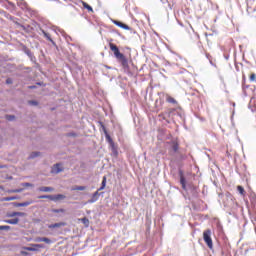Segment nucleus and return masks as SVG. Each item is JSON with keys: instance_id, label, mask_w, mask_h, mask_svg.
<instances>
[{"instance_id": "1", "label": "nucleus", "mask_w": 256, "mask_h": 256, "mask_svg": "<svg viewBox=\"0 0 256 256\" xmlns=\"http://www.w3.org/2000/svg\"><path fill=\"white\" fill-rule=\"evenodd\" d=\"M110 51L114 53V57L121 62V65L123 69H129V60H127V57L119 51V47L117 45L113 44L112 42L109 43Z\"/></svg>"}, {"instance_id": "2", "label": "nucleus", "mask_w": 256, "mask_h": 256, "mask_svg": "<svg viewBox=\"0 0 256 256\" xmlns=\"http://www.w3.org/2000/svg\"><path fill=\"white\" fill-rule=\"evenodd\" d=\"M203 239L209 249H213V239H211V230L207 229L203 232Z\"/></svg>"}, {"instance_id": "3", "label": "nucleus", "mask_w": 256, "mask_h": 256, "mask_svg": "<svg viewBox=\"0 0 256 256\" xmlns=\"http://www.w3.org/2000/svg\"><path fill=\"white\" fill-rule=\"evenodd\" d=\"M106 186H107V176H104L101 187L98 189V191H96L93 194L92 199L89 201V203H95V201H97V197L99 196V191H103V189H105Z\"/></svg>"}, {"instance_id": "4", "label": "nucleus", "mask_w": 256, "mask_h": 256, "mask_svg": "<svg viewBox=\"0 0 256 256\" xmlns=\"http://www.w3.org/2000/svg\"><path fill=\"white\" fill-rule=\"evenodd\" d=\"M104 134L106 137V141H108L110 147L112 148L113 151H117V148H115V142H113V138H111V135L107 132V129L104 128Z\"/></svg>"}, {"instance_id": "5", "label": "nucleus", "mask_w": 256, "mask_h": 256, "mask_svg": "<svg viewBox=\"0 0 256 256\" xmlns=\"http://www.w3.org/2000/svg\"><path fill=\"white\" fill-rule=\"evenodd\" d=\"M112 23L117 27H120L121 29H125V31H131V27H129V25L127 24H124L123 22H120L118 20H112Z\"/></svg>"}, {"instance_id": "6", "label": "nucleus", "mask_w": 256, "mask_h": 256, "mask_svg": "<svg viewBox=\"0 0 256 256\" xmlns=\"http://www.w3.org/2000/svg\"><path fill=\"white\" fill-rule=\"evenodd\" d=\"M45 246L43 244H31V247H26V251H39V249H43Z\"/></svg>"}, {"instance_id": "7", "label": "nucleus", "mask_w": 256, "mask_h": 256, "mask_svg": "<svg viewBox=\"0 0 256 256\" xmlns=\"http://www.w3.org/2000/svg\"><path fill=\"white\" fill-rule=\"evenodd\" d=\"M35 241L36 243H47V245H51V243H53V241L47 237H37Z\"/></svg>"}, {"instance_id": "8", "label": "nucleus", "mask_w": 256, "mask_h": 256, "mask_svg": "<svg viewBox=\"0 0 256 256\" xmlns=\"http://www.w3.org/2000/svg\"><path fill=\"white\" fill-rule=\"evenodd\" d=\"M38 191H40L41 193H51L55 191V188L49 186H42L38 188Z\"/></svg>"}, {"instance_id": "9", "label": "nucleus", "mask_w": 256, "mask_h": 256, "mask_svg": "<svg viewBox=\"0 0 256 256\" xmlns=\"http://www.w3.org/2000/svg\"><path fill=\"white\" fill-rule=\"evenodd\" d=\"M27 214L24 212H10L6 214V217H25Z\"/></svg>"}, {"instance_id": "10", "label": "nucleus", "mask_w": 256, "mask_h": 256, "mask_svg": "<svg viewBox=\"0 0 256 256\" xmlns=\"http://www.w3.org/2000/svg\"><path fill=\"white\" fill-rule=\"evenodd\" d=\"M61 171H63V166H61V164H55L52 167L51 173L58 174V173H61Z\"/></svg>"}, {"instance_id": "11", "label": "nucleus", "mask_w": 256, "mask_h": 256, "mask_svg": "<svg viewBox=\"0 0 256 256\" xmlns=\"http://www.w3.org/2000/svg\"><path fill=\"white\" fill-rule=\"evenodd\" d=\"M66 199V196L63 194L51 195V201H61Z\"/></svg>"}, {"instance_id": "12", "label": "nucleus", "mask_w": 256, "mask_h": 256, "mask_svg": "<svg viewBox=\"0 0 256 256\" xmlns=\"http://www.w3.org/2000/svg\"><path fill=\"white\" fill-rule=\"evenodd\" d=\"M65 225H67V223L65 222H60V223H54V224H50L48 226L49 229H57L59 227H65Z\"/></svg>"}, {"instance_id": "13", "label": "nucleus", "mask_w": 256, "mask_h": 256, "mask_svg": "<svg viewBox=\"0 0 256 256\" xmlns=\"http://www.w3.org/2000/svg\"><path fill=\"white\" fill-rule=\"evenodd\" d=\"M33 204V201H26L22 203H14V207H29V205Z\"/></svg>"}, {"instance_id": "14", "label": "nucleus", "mask_w": 256, "mask_h": 256, "mask_svg": "<svg viewBox=\"0 0 256 256\" xmlns=\"http://www.w3.org/2000/svg\"><path fill=\"white\" fill-rule=\"evenodd\" d=\"M4 223H8V225H17L19 223V218L4 220Z\"/></svg>"}, {"instance_id": "15", "label": "nucleus", "mask_w": 256, "mask_h": 256, "mask_svg": "<svg viewBox=\"0 0 256 256\" xmlns=\"http://www.w3.org/2000/svg\"><path fill=\"white\" fill-rule=\"evenodd\" d=\"M167 103H171L172 105H177V100L175 98L171 97L170 95L166 96Z\"/></svg>"}, {"instance_id": "16", "label": "nucleus", "mask_w": 256, "mask_h": 256, "mask_svg": "<svg viewBox=\"0 0 256 256\" xmlns=\"http://www.w3.org/2000/svg\"><path fill=\"white\" fill-rule=\"evenodd\" d=\"M82 6L84 7V9H87V11H89L90 13H93V7L87 4V2H82Z\"/></svg>"}, {"instance_id": "17", "label": "nucleus", "mask_w": 256, "mask_h": 256, "mask_svg": "<svg viewBox=\"0 0 256 256\" xmlns=\"http://www.w3.org/2000/svg\"><path fill=\"white\" fill-rule=\"evenodd\" d=\"M41 32H42V34L44 35V37H46V39H47L48 41H50V43H54V42H53V39L51 38V34L45 32V30H41Z\"/></svg>"}, {"instance_id": "18", "label": "nucleus", "mask_w": 256, "mask_h": 256, "mask_svg": "<svg viewBox=\"0 0 256 256\" xmlns=\"http://www.w3.org/2000/svg\"><path fill=\"white\" fill-rule=\"evenodd\" d=\"M87 187L85 186H74L71 188V191H85Z\"/></svg>"}, {"instance_id": "19", "label": "nucleus", "mask_w": 256, "mask_h": 256, "mask_svg": "<svg viewBox=\"0 0 256 256\" xmlns=\"http://www.w3.org/2000/svg\"><path fill=\"white\" fill-rule=\"evenodd\" d=\"M17 199H19L18 196H10V197H4V198L2 199V201H15V200H17Z\"/></svg>"}, {"instance_id": "20", "label": "nucleus", "mask_w": 256, "mask_h": 256, "mask_svg": "<svg viewBox=\"0 0 256 256\" xmlns=\"http://www.w3.org/2000/svg\"><path fill=\"white\" fill-rule=\"evenodd\" d=\"M172 150L174 151V153H177L179 151V143L173 142L172 143Z\"/></svg>"}, {"instance_id": "21", "label": "nucleus", "mask_w": 256, "mask_h": 256, "mask_svg": "<svg viewBox=\"0 0 256 256\" xmlns=\"http://www.w3.org/2000/svg\"><path fill=\"white\" fill-rule=\"evenodd\" d=\"M7 193H23V188L7 190Z\"/></svg>"}, {"instance_id": "22", "label": "nucleus", "mask_w": 256, "mask_h": 256, "mask_svg": "<svg viewBox=\"0 0 256 256\" xmlns=\"http://www.w3.org/2000/svg\"><path fill=\"white\" fill-rule=\"evenodd\" d=\"M79 221H81L83 223V225H85V227H89V219L84 217L81 218Z\"/></svg>"}, {"instance_id": "23", "label": "nucleus", "mask_w": 256, "mask_h": 256, "mask_svg": "<svg viewBox=\"0 0 256 256\" xmlns=\"http://www.w3.org/2000/svg\"><path fill=\"white\" fill-rule=\"evenodd\" d=\"M180 183L182 185V188L185 189V183H186L185 176L183 175L180 176Z\"/></svg>"}, {"instance_id": "24", "label": "nucleus", "mask_w": 256, "mask_h": 256, "mask_svg": "<svg viewBox=\"0 0 256 256\" xmlns=\"http://www.w3.org/2000/svg\"><path fill=\"white\" fill-rule=\"evenodd\" d=\"M237 191L240 195H245V188H243V186H237Z\"/></svg>"}, {"instance_id": "25", "label": "nucleus", "mask_w": 256, "mask_h": 256, "mask_svg": "<svg viewBox=\"0 0 256 256\" xmlns=\"http://www.w3.org/2000/svg\"><path fill=\"white\" fill-rule=\"evenodd\" d=\"M52 213H65V209L60 208V209H53Z\"/></svg>"}, {"instance_id": "26", "label": "nucleus", "mask_w": 256, "mask_h": 256, "mask_svg": "<svg viewBox=\"0 0 256 256\" xmlns=\"http://www.w3.org/2000/svg\"><path fill=\"white\" fill-rule=\"evenodd\" d=\"M11 226H0V231H10Z\"/></svg>"}, {"instance_id": "27", "label": "nucleus", "mask_w": 256, "mask_h": 256, "mask_svg": "<svg viewBox=\"0 0 256 256\" xmlns=\"http://www.w3.org/2000/svg\"><path fill=\"white\" fill-rule=\"evenodd\" d=\"M38 199H50L51 201V195H41V196H38Z\"/></svg>"}, {"instance_id": "28", "label": "nucleus", "mask_w": 256, "mask_h": 256, "mask_svg": "<svg viewBox=\"0 0 256 256\" xmlns=\"http://www.w3.org/2000/svg\"><path fill=\"white\" fill-rule=\"evenodd\" d=\"M21 187H33V184L29 183V182H25L21 184Z\"/></svg>"}, {"instance_id": "29", "label": "nucleus", "mask_w": 256, "mask_h": 256, "mask_svg": "<svg viewBox=\"0 0 256 256\" xmlns=\"http://www.w3.org/2000/svg\"><path fill=\"white\" fill-rule=\"evenodd\" d=\"M250 81H255L256 80V74L255 73H252L250 74V77H249Z\"/></svg>"}, {"instance_id": "30", "label": "nucleus", "mask_w": 256, "mask_h": 256, "mask_svg": "<svg viewBox=\"0 0 256 256\" xmlns=\"http://www.w3.org/2000/svg\"><path fill=\"white\" fill-rule=\"evenodd\" d=\"M6 119H8V121H13L15 119V116H6Z\"/></svg>"}, {"instance_id": "31", "label": "nucleus", "mask_w": 256, "mask_h": 256, "mask_svg": "<svg viewBox=\"0 0 256 256\" xmlns=\"http://www.w3.org/2000/svg\"><path fill=\"white\" fill-rule=\"evenodd\" d=\"M6 83H7V85H11V83H13V80H12L11 78H8V79L6 80Z\"/></svg>"}, {"instance_id": "32", "label": "nucleus", "mask_w": 256, "mask_h": 256, "mask_svg": "<svg viewBox=\"0 0 256 256\" xmlns=\"http://www.w3.org/2000/svg\"><path fill=\"white\" fill-rule=\"evenodd\" d=\"M29 105H38L37 101H29Z\"/></svg>"}, {"instance_id": "33", "label": "nucleus", "mask_w": 256, "mask_h": 256, "mask_svg": "<svg viewBox=\"0 0 256 256\" xmlns=\"http://www.w3.org/2000/svg\"><path fill=\"white\" fill-rule=\"evenodd\" d=\"M68 137H77V134H75V133H70V134H68Z\"/></svg>"}, {"instance_id": "34", "label": "nucleus", "mask_w": 256, "mask_h": 256, "mask_svg": "<svg viewBox=\"0 0 256 256\" xmlns=\"http://www.w3.org/2000/svg\"><path fill=\"white\" fill-rule=\"evenodd\" d=\"M39 156V153H33L32 155H31V157L33 158V157H38Z\"/></svg>"}, {"instance_id": "35", "label": "nucleus", "mask_w": 256, "mask_h": 256, "mask_svg": "<svg viewBox=\"0 0 256 256\" xmlns=\"http://www.w3.org/2000/svg\"><path fill=\"white\" fill-rule=\"evenodd\" d=\"M29 89H35V86H29Z\"/></svg>"}, {"instance_id": "36", "label": "nucleus", "mask_w": 256, "mask_h": 256, "mask_svg": "<svg viewBox=\"0 0 256 256\" xmlns=\"http://www.w3.org/2000/svg\"><path fill=\"white\" fill-rule=\"evenodd\" d=\"M162 1V3H165V1L167 2V0H161Z\"/></svg>"}]
</instances>
